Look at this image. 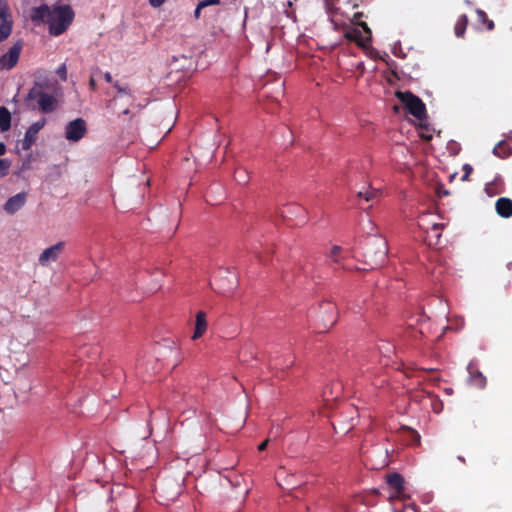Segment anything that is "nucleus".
<instances>
[{
  "label": "nucleus",
  "instance_id": "1",
  "mask_svg": "<svg viewBox=\"0 0 512 512\" xmlns=\"http://www.w3.org/2000/svg\"><path fill=\"white\" fill-rule=\"evenodd\" d=\"M75 12L67 2H59L54 5L42 4L31 11V19L34 22L41 21L48 25L51 36H60L72 25Z\"/></svg>",
  "mask_w": 512,
  "mask_h": 512
},
{
  "label": "nucleus",
  "instance_id": "2",
  "mask_svg": "<svg viewBox=\"0 0 512 512\" xmlns=\"http://www.w3.org/2000/svg\"><path fill=\"white\" fill-rule=\"evenodd\" d=\"M388 248L385 240L373 237L365 244L363 257L365 263L371 268L375 269L381 266L387 256Z\"/></svg>",
  "mask_w": 512,
  "mask_h": 512
},
{
  "label": "nucleus",
  "instance_id": "3",
  "mask_svg": "<svg viewBox=\"0 0 512 512\" xmlns=\"http://www.w3.org/2000/svg\"><path fill=\"white\" fill-rule=\"evenodd\" d=\"M33 101H36L37 108L42 113L53 112L57 104L56 98L53 95L38 88H32L26 97L27 105L32 109H36V106L32 105Z\"/></svg>",
  "mask_w": 512,
  "mask_h": 512
},
{
  "label": "nucleus",
  "instance_id": "4",
  "mask_svg": "<svg viewBox=\"0 0 512 512\" xmlns=\"http://www.w3.org/2000/svg\"><path fill=\"white\" fill-rule=\"evenodd\" d=\"M430 214H423L418 222L419 227L425 232V242L430 247L440 245V238L444 225L430 221Z\"/></svg>",
  "mask_w": 512,
  "mask_h": 512
},
{
  "label": "nucleus",
  "instance_id": "5",
  "mask_svg": "<svg viewBox=\"0 0 512 512\" xmlns=\"http://www.w3.org/2000/svg\"><path fill=\"white\" fill-rule=\"evenodd\" d=\"M396 97L403 103L408 112L418 120L426 118V106L423 101L410 91H397Z\"/></svg>",
  "mask_w": 512,
  "mask_h": 512
},
{
  "label": "nucleus",
  "instance_id": "6",
  "mask_svg": "<svg viewBox=\"0 0 512 512\" xmlns=\"http://www.w3.org/2000/svg\"><path fill=\"white\" fill-rule=\"evenodd\" d=\"M359 25L363 30L357 27H349L345 30L344 37L351 42L357 43L359 46L365 47L371 42L372 32L366 22H361Z\"/></svg>",
  "mask_w": 512,
  "mask_h": 512
},
{
  "label": "nucleus",
  "instance_id": "7",
  "mask_svg": "<svg viewBox=\"0 0 512 512\" xmlns=\"http://www.w3.org/2000/svg\"><path fill=\"white\" fill-rule=\"evenodd\" d=\"M13 26L12 14L6 0H0V42L6 40Z\"/></svg>",
  "mask_w": 512,
  "mask_h": 512
},
{
  "label": "nucleus",
  "instance_id": "8",
  "mask_svg": "<svg viewBox=\"0 0 512 512\" xmlns=\"http://www.w3.org/2000/svg\"><path fill=\"white\" fill-rule=\"evenodd\" d=\"M87 133V124L83 118L70 121L65 128V137L68 141L78 142Z\"/></svg>",
  "mask_w": 512,
  "mask_h": 512
},
{
  "label": "nucleus",
  "instance_id": "9",
  "mask_svg": "<svg viewBox=\"0 0 512 512\" xmlns=\"http://www.w3.org/2000/svg\"><path fill=\"white\" fill-rule=\"evenodd\" d=\"M65 245H66L65 242L60 241V242H57L56 244L44 249L38 258L39 265L46 267L51 262H56L59 259V257L61 256V254L64 252Z\"/></svg>",
  "mask_w": 512,
  "mask_h": 512
},
{
  "label": "nucleus",
  "instance_id": "10",
  "mask_svg": "<svg viewBox=\"0 0 512 512\" xmlns=\"http://www.w3.org/2000/svg\"><path fill=\"white\" fill-rule=\"evenodd\" d=\"M21 48L22 44L20 42H16L5 54L0 56L1 70H10L17 64Z\"/></svg>",
  "mask_w": 512,
  "mask_h": 512
},
{
  "label": "nucleus",
  "instance_id": "11",
  "mask_svg": "<svg viewBox=\"0 0 512 512\" xmlns=\"http://www.w3.org/2000/svg\"><path fill=\"white\" fill-rule=\"evenodd\" d=\"M26 203V193L21 192L10 197L4 205V210L8 214H14L20 210Z\"/></svg>",
  "mask_w": 512,
  "mask_h": 512
},
{
  "label": "nucleus",
  "instance_id": "12",
  "mask_svg": "<svg viewBox=\"0 0 512 512\" xmlns=\"http://www.w3.org/2000/svg\"><path fill=\"white\" fill-rule=\"evenodd\" d=\"M321 309L325 316H323L324 325L326 327H332L336 323L337 308L332 302H324L321 305Z\"/></svg>",
  "mask_w": 512,
  "mask_h": 512
},
{
  "label": "nucleus",
  "instance_id": "13",
  "mask_svg": "<svg viewBox=\"0 0 512 512\" xmlns=\"http://www.w3.org/2000/svg\"><path fill=\"white\" fill-rule=\"evenodd\" d=\"M207 330L206 313L198 311L195 316V328L192 336L193 340L199 339Z\"/></svg>",
  "mask_w": 512,
  "mask_h": 512
},
{
  "label": "nucleus",
  "instance_id": "14",
  "mask_svg": "<svg viewBox=\"0 0 512 512\" xmlns=\"http://www.w3.org/2000/svg\"><path fill=\"white\" fill-rule=\"evenodd\" d=\"M497 214L502 218L512 216V200L506 197L499 198L495 203Z\"/></svg>",
  "mask_w": 512,
  "mask_h": 512
},
{
  "label": "nucleus",
  "instance_id": "15",
  "mask_svg": "<svg viewBox=\"0 0 512 512\" xmlns=\"http://www.w3.org/2000/svg\"><path fill=\"white\" fill-rule=\"evenodd\" d=\"M387 484L395 490L397 496H401L404 492V478L399 473H391L386 477Z\"/></svg>",
  "mask_w": 512,
  "mask_h": 512
},
{
  "label": "nucleus",
  "instance_id": "16",
  "mask_svg": "<svg viewBox=\"0 0 512 512\" xmlns=\"http://www.w3.org/2000/svg\"><path fill=\"white\" fill-rule=\"evenodd\" d=\"M401 430L406 436V441L408 445L417 446L420 444L421 437L416 430L407 426H403Z\"/></svg>",
  "mask_w": 512,
  "mask_h": 512
},
{
  "label": "nucleus",
  "instance_id": "17",
  "mask_svg": "<svg viewBox=\"0 0 512 512\" xmlns=\"http://www.w3.org/2000/svg\"><path fill=\"white\" fill-rule=\"evenodd\" d=\"M469 374H470V383L471 385L477 387V388H484L486 386V377L477 370H472L469 368Z\"/></svg>",
  "mask_w": 512,
  "mask_h": 512
},
{
  "label": "nucleus",
  "instance_id": "18",
  "mask_svg": "<svg viewBox=\"0 0 512 512\" xmlns=\"http://www.w3.org/2000/svg\"><path fill=\"white\" fill-rule=\"evenodd\" d=\"M467 26H468L467 15L463 14V15L459 16V18L457 19L455 26H454V33H455L456 37L462 38L465 34Z\"/></svg>",
  "mask_w": 512,
  "mask_h": 512
},
{
  "label": "nucleus",
  "instance_id": "19",
  "mask_svg": "<svg viewBox=\"0 0 512 512\" xmlns=\"http://www.w3.org/2000/svg\"><path fill=\"white\" fill-rule=\"evenodd\" d=\"M493 154L500 158H507L512 154V149L506 142L500 141L494 147Z\"/></svg>",
  "mask_w": 512,
  "mask_h": 512
},
{
  "label": "nucleus",
  "instance_id": "20",
  "mask_svg": "<svg viewBox=\"0 0 512 512\" xmlns=\"http://www.w3.org/2000/svg\"><path fill=\"white\" fill-rule=\"evenodd\" d=\"M382 192L379 189L368 188L366 191H359L357 197L364 198L367 202H374L378 200Z\"/></svg>",
  "mask_w": 512,
  "mask_h": 512
},
{
  "label": "nucleus",
  "instance_id": "21",
  "mask_svg": "<svg viewBox=\"0 0 512 512\" xmlns=\"http://www.w3.org/2000/svg\"><path fill=\"white\" fill-rule=\"evenodd\" d=\"M38 135L27 129L24 138L20 141L22 150H29L31 146L36 142Z\"/></svg>",
  "mask_w": 512,
  "mask_h": 512
},
{
  "label": "nucleus",
  "instance_id": "22",
  "mask_svg": "<svg viewBox=\"0 0 512 512\" xmlns=\"http://www.w3.org/2000/svg\"><path fill=\"white\" fill-rule=\"evenodd\" d=\"M11 126V114L6 107H0V129L7 131Z\"/></svg>",
  "mask_w": 512,
  "mask_h": 512
},
{
  "label": "nucleus",
  "instance_id": "23",
  "mask_svg": "<svg viewBox=\"0 0 512 512\" xmlns=\"http://www.w3.org/2000/svg\"><path fill=\"white\" fill-rule=\"evenodd\" d=\"M476 14H477L478 21L481 22L482 24H484L489 31H492L494 29V27H495L494 22L488 18L485 11H483L481 9H477Z\"/></svg>",
  "mask_w": 512,
  "mask_h": 512
},
{
  "label": "nucleus",
  "instance_id": "24",
  "mask_svg": "<svg viewBox=\"0 0 512 512\" xmlns=\"http://www.w3.org/2000/svg\"><path fill=\"white\" fill-rule=\"evenodd\" d=\"M234 178L239 184H246L249 180L248 173L245 169L238 168L235 170Z\"/></svg>",
  "mask_w": 512,
  "mask_h": 512
},
{
  "label": "nucleus",
  "instance_id": "25",
  "mask_svg": "<svg viewBox=\"0 0 512 512\" xmlns=\"http://www.w3.org/2000/svg\"><path fill=\"white\" fill-rule=\"evenodd\" d=\"M342 252V248L340 246H333L330 250V253H329V257L331 258V260L338 264L340 263V254Z\"/></svg>",
  "mask_w": 512,
  "mask_h": 512
},
{
  "label": "nucleus",
  "instance_id": "26",
  "mask_svg": "<svg viewBox=\"0 0 512 512\" xmlns=\"http://www.w3.org/2000/svg\"><path fill=\"white\" fill-rule=\"evenodd\" d=\"M379 351L385 357H389L394 352V346L390 343H383V345L379 346Z\"/></svg>",
  "mask_w": 512,
  "mask_h": 512
},
{
  "label": "nucleus",
  "instance_id": "27",
  "mask_svg": "<svg viewBox=\"0 0 512 512\" xmlns=\"http://www.w3.org/2000/svg\"><path fill=\"white\" fill-rule=\"evenodd\" d=\"M11 162L8 159H0V175L5 176L8 174Z\"/></svg>",
  "mask_w": 512,
  "mask_h": 512
},
{
  "label": "nucleus",
  "instance_id": "28",
  "mask_svg": "<svg viewBox=\"0 0 512 512\" xmlns=\"http://www.w3.org/2000/svg\"><path fill=\"white\" fill-rule=\"evenodd\" d=\"M46 119L42 118L39 121L33 123L28 129H30L32 132H35L37 135L39 131L45 126Z\"/></svg>",
  "mask_w": 512,
  "mask_h": 512
},
{
  "label": "nucleus",
  "instance_id": "29",
  "mask_svg": "<svg viewBox=\"0 0 512 512\" xmlns=\"http://www.w3.org/2000/svg\"><path fill=\"white\" fill-rule=\"evenodd\" d=\"M57 75L62 79V80H66L67 79V68H66V65L65 64H62L56 71Z\"/></svg>",
  "mask_w": 512,
  "mask_h": 512
},
{
  "label": "nucleus",
  "instance_id": "30",
  "mask_svg": "<svg viewBox=\"0 0 512 512\" xmlns=\"http://www.w3.org/2000/svg\"><path fill=\"white\" fill-rule=\"evenodd\" d=\"M113 86L119 94H130L128 88L126 86L120 85L118 81H115Z\"/></svg>",
  "mask_w": 512,
  "mask_h": 512
},
{
  "label": "nucleus",
  "instance_id": "31",
  "mask_svg": "<svg viewBox=\"0 0 512 512\" xmlns=\"http://www.w3.org/2000/svg\"><path fill=\"white\" fill-rule=\"evenodd\" d=\"M200 7H208V6H212V5H219L220 4V0H203V1H200Z\"/></svg>",
  "mask_w": 512,
  "mask_h": 512
},
{
  "label": "nucleus",
  "instance_id": "32",
  "mask_svg": "<svg viewBox=\"0 0 512 512\" xmlns=\"http://www.w3.org/2000/svg\"><path fill=\"white\" fill-rule=\"evenodd\" d=\"M465 174L462 177V180H467L470 173L472 172V167L468 164L464 165Z\"/></svg>",
  "mask_w": 512,
  "mask_h": 512
},
{
  "label": "nucleus",
  "instance_id": "33",
  "mask_svg": "<svg viewBox=\"0 0 512 512\" xmlns=\"http://www.w3.org/2000/svg\"><path fill=\"white\" fill-rule=\"evenodd\" d=\"M149 1V4L154 7V8H158L160 7L161 5L164 4V2L166 0H148Z\"/></svg>",
  "mask_w": 512,
  "mask_h": 512
},
{
  "label": "nucleus",
  "instance_id": "34",
  "mask_svg": "<svg viewBox=\"0 0 512 512\" xmlns=\"http://www.w3.org/2000/svg\"><path fill=\"white\" fill-rule=\"evenodd\" d=\"M269 443V439L264 440L262 443L259 444L258 450L264 451Z\"/></svg>",
  "mask_w": 512,
  "mask_h": 512
},
{
  "label": "nucleus",
  "instance_id": "35",
  "mask_svg": "<svg viewBox=\"0 0 512 512\" xmlns=\"http://www.w3.org/2000/svg\"><path fill=\"white\" fill-rule=\"evenodd\" d=\"M202 9H203V7H200V3H198V5L194 11V16L196 19H198L200 17V13H201Z\"/></svg>",
  "mask_w": 512,
  "mask_h": 512
},
{
  "label": "nucleus",
  "instance_id": "36",
  "mask_svg": "<svg viewBox=\"0 0 512 512\" xmlns=\"http://www.w3.org/2000/svg\"><path fill=\"white\" fill-rule=\"evenodd\" d=\"M89 86H90L91 90H93V91H95L97 89V84L93 77H91L89 80Z\"/></svg>",
  "mask_w": 512,
  "mask_h": 512
},
{
  "label": "nucleus",
  "instance_id": "37",
  "mask_svg": "<svg viewBox=\"0 0 512 512\" xmlns=\"http://www.w3.org/2000/svg\"><path fill=\"white\" fill-rule=\"evenodd\" d=\"M104 78H105V80H106L108 83H114V82L112 81V76H111L110 72H106V73L104 74Z\"/></svg>",
  "mask_w": 512,
  "mask_h": 512
},
{
  "label": "nucleus",
  "instance_id": "38",
  "mask_svg": "<svg viewBox=\"0 0 512 512\" xmlns=\"http://www.w3.org/2000/svg\"><path fill=\"white\" fill-rule=\"evenodd\" d=\"M6 153V146L4 143L0 142V156Z\"/></svg>",
  "mask_w": 512,
  "mask_h": 512
},
{
  "label": "nucleus",
  "instance_id": "39",
  "mask_svg": "<svg viewBox=\"0 0 512 512\" xmlns=\"http://www.w3.org/2000/svg\"><path fill=\"white\" fill-rule=\"evenodd\" d=\"M122 114L128 115V114H130V110L129 109H125V110H123Z\"/></svg>",
  "mask_w": 512,
  "mask_h": 512
},
{
  "label": "nucleus",
  "instance_id": "40",
  "mask_svg": "<svg viewBox=\"0 0 512 512\" xmlns=\"http://www.w3.org/2000/svg\"><path fill=\"white\" fill-rule=\"evenodd\" d=\"M458 459H459L460 461H462V462H465V459H464L463 457H461V456H459V457H458Z\"/></svg>",
  "mask_w": 512,
  "mask_h": 512
},
{
  "label": "nucleus",
  "instance_id": "41",
  "mask_svg": "<svg viewBox=\"0 0 512 512\" xmlns=\"http://www.w3.org/2000/svg\"><path fill=\"white\" fill-rule=\"evenodd\" d=\"M59 2H69L70 0H58Z\"/></svg>",
  "mask_w": 512,
  "mask_h": 512
}]
</instances>
